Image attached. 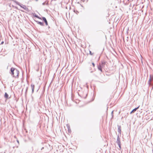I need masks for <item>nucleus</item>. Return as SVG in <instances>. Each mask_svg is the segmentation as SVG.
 Returning <instances> with one entry per match:
<instances>
[{"instance_id": "1", "label": "nucleus", "mask_w": 153, "mask_h": 153, "mask_svg": "<svg viewBox=\"0 0 153 153\" xmlns=\"http://www.w3.org/2000/svg\"><path fill=\"white\" fill-rule=\"evenodd\" d=\"M11 75L15 78H18L19 74V71L16 69L12 68L10 69Z\"/></svg>"}, {"instance_id": "2", "label": "nucleus", "mask_w": 153, "mask_h": 153, "mask_svg": "<svg viewBox=\"0 0 153 153\" xmlns=\"http://www.w3.org/2000/svg\"><path fill=\"white\" fill-rule=\"evenodd\" d=\"M105 62H102L101 65H100L98 67V69L100 70L101 72H102V67H103L104 66L105 64Z\"/></svg>"}, {"instance_id": "3", "label": "nucleus", "mask_w": 153, "mask_h": 153, "mask_svg": "<svg viewBox=\"0 0 153 153\" xmlns=\"http://www.w3.org/2000/svg\"><path fill=\"white\" fill-rule=\"evenodd\" d=\"M153 78V75H150V79L149 80V85L151 84V82Z\"/></svg>"}, {"instance_id": "4", "label": "nucleus", "mask_w": 153, "mask_h": 153, "mask_svg": "<svg viewBox=\"0 0 153 153\" xmlns=\"http://www.w3.org/2000/svg\"><path fill=\"white\" fill-rule=\"evenodd\" d=\"M42 19L44 21V22L46 24V25H48V23L47 21L46 18L44 17H43Z\"/></svg>"}, {"instance_id": "5", "label": "nucleus", "mask_w": 153, "mask_h": 153, "mask_svg": "<svg viewBox=\"0 0 153 153\" xmlns=\"http://www.w3.org/2000/svg\"><path fill=\"white\" fill-rule=\"evenodd\" d=\"M139 106L138 107L135 108L134 109H133L132 111L130 112V114H131L132 113L134 112V111H136V110L138 109L139 108Z\"/></svg>"}, {"instance_id": "6", "label": "nucleus", "mask_w": 153, "mask_h": 153, "mask_svg": "<svg viewBox=\"0 0 153 153\" xmlns=\"http://www.w3.org/2000/svg\"><path fill=\"white\" fill-rule=\"evenodd\" d=\"M31 86L32 88V92L33 93L34 91L35 85L33 84H31Z\"/></svg>"}, {"instance_id": "7", "label": "nucleus", "mask_w": 153, "mask_h": 153, "mask_svg": "<svg viewBox=\"0 0 153 153\" xmlns=\"http://www.w3.org/2000/svg\"><path fill=\"white\" fill-rule=\"evenodd\" d=\"M22 7L26 10H28V8L25 6H23V7Z\"/></svg>"}, {"instance_id": "8", "label": "nucleus", "mask_w": 153, "mask_h": 153, "mask_svg": "<svg viewBox=\"0 0 153 153\" xmlns=\"http://www.w3.org/2000/svg\"><path fill=\"white\" fill-rule=\"evenodd\" d=\"M4 97L7 99L8 98V95L7 93H5V94Z\"/></svg>"}, {"instance_id": "9", "label": "nucleus", "mask_w": 153, "mask_h": 153, "mask_svg": "<svg viewBox=\"0 0 153 153\" xmlns=\"http://www.w3.org/2000/svg\"><path fill=\"white\" fill-rule=\"evenodd\" d=\"M121 131V127L120 126H119L118 128V131L119 132H120Z\"/></svg>"}, {"instance_id": "10", "label": "nucleus", "mask_w": 153, "mask_h": 153, "mask_svg": "<svg viewBox=\"0 0 153 153\" xmlns=\"http://www.w3.org/2000/svg\"><path fill=\"white\" fill-rule=\"evenodd\" d=\"M38 24H40V25H43V23L41 22H38Z\"/></svg>"}, {"instance_id": "11", "label": "nucleus", "mask_w": 153, "mask_h": 153, "mask_svg": "<svg viewBox=\"0 0 153 153\" xmlns=\"http://www.w3.org/2000/svg\"><path fill=\"white\" fill-rule=\"evenodd\" d=\"M92 65H93V67H95V64L93 62L92 63Z\"/></svg>"}, {"instance_id": "12", "label": "nucleus", "mask_w": 153, "mask_h": 153, "mask_svg": "<svg viewBox=\"0 0 153 153\" xmlns=\"http://www.w3.org/2000/svg\"><path fill=\"white\" fill-rule=\"evenodd\" d=\"M90 54L91 55H93V53H91V51L90 52Z\"/></svg>"}, {"instance_id": "13", "label": "nucleus", "mask_w": 153, "mask_h": 153, "mask_svg": "<svg viewBox=\"0 0 153 153\" xmlns=\"http://www.w3.org/2000/svg\"><path fill=\"white\" fill-rule=\"evenodd\" d=\"M3 42H1V44H3Z\"/></svg>"}, {"instance_id": "14", "label": "nucleus", "mask_w": 153, "mask_h": 153, "mask_svg": "<svg viewBox=\"0 0 153 153\" xmlns=\"http://www.w3.org/2000/svg\"><path fill=\"white\" fill-rule=\"evenodd\" d=\"M120 147V145H119Z\"/></svg>"}, {"instance_id": "15", "label": "nucleus", "mask_w": 153, "mask_h": 153, "mask_svg": "<svg viewBox=\"0 0 153 153\" xmlns=\"http://www.w3.org/2000/svg\"><path fill=\"white\" fill-rule=\"evenodd\" d=\"M36 1H38V0H36Z\"/></svg>"}, {"instance_id": "16", "label": "nucleus", "mask_w": 153, "mask_h": 153, "mask_svg": "<svg viewBox=\"0 0 153 153\" xmlns=\"http://www.w3.org/2000/svg\"><path fill=\"white\" fill-rule=\"evenodd\" d=\"M69 0H68V1H69Z\"/></svg>"}, {"instance_id": "17", "label": "nucleus", "mask_w": 153, "mask_h": 153, "mask_svg": "<svg viewBox=\"0 0 153 153\" xmlns=\"http://www.w3.org/2000/svg\"><path fill=\"white\" fill-rule=\"evenodd\" d=\"M152 88L153 89V87H152Z\"/></svg>"}]
</instances>
